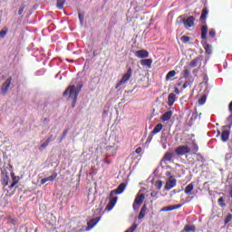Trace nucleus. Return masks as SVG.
<instances>
[{"mask_svg":"<svg viewBox=\"0 0 232 232\" xmlns=\"http://www.w3.org/2000/svg\"><path fill=\"white\" fill-rule=\"evenodd\" d=\"M182 204L171 205L161 208V211H173L175 209H180Z\"/></svg>","mask_w":232,"mask_h":232,"instance_id":"obj_12","label":"nucleus"},{"mask_svg":"<svg viewBox=\"0 0 232 232\" xmlns=\"http://www.w3.org/2000/svg\"><path fill=\"white\" fill-rule=\"evenodd\" d=\"M218 206H220V208H226V200L224 199V198H219L218 199Z\"/></svg>","mask_w":232,"mask_h":232,"instance_id":"obj_32","label":"nucleus"},{"mask_svg":"<svg viewBox=\"0 0 232 232\" xmlns=\"http://www.w3.org/2000/svg\"><path fill=\"white\" fill-rule=\"evenodd\" d=\"M48 182V178H44L41 180V184H46Z\"/></svg>","mask_w":232,"mask_h":232,"instance_id":"obj_46","label":"nucleus"},{"mask_svg":"<svg viewBox=\"0 0 232 232\" xmlns=\"http://www.w3.org/2000/svg\"><path fill=\"white\" fill-rule=\"evenodd\" d=\"M173 159V153L166 152L162 158V162H171Z\"/></svg>","mask_w":232,"mask_h":232,"instance_id":"obj_17","label":"nucleus"},{"mask_svg":"<svg viewBox=\"0 0 232 232\" xmlns=\"http://www.w3.org/2000/svg\"><path fill=\"white\" fill-rule=\"evenodd\" d=\"M53 139V134H51L50 137L45 141L50 144V142H52Z\"/></svg>","mask_w":232,"mask_h":232,"instance_id":"obj_44","label":"nucleus"},{"mask_svg":"<svg viewBox=\"0 0 232 232\" xmlns=\"http://www.w3.org/2000/svg\"><path fill=\"white\" fill-rule=\"evenodd\" d=\"M135 153H137V154L142 153V148H140V147L137 148L135 150Z\"/></svg>","mask_w":232,"mask_h":232,"instance_id":"obj_45","label":"nucleus"},{"mask_svg":"<svg viewBox=\"0 0 232 232\" xmlns=\"http://www.w3.org/2000/svg\"><path fill=\"white\" fill-rule=\"evenodd\" d=\"M218 135H220V131L218 132Z\"/></svg>","mask_w":232,"mask_h":232,"instance_id":"obj_51","label":"nucleus"},{"mask_svg":"<svg viewBox=\"0 0 232 232\" xmlns=\"http://www.w3.org/2000/svg\"><path fill=\"white\" fill-rule=\"evenodd\" d=\"M171 117H173V111H168L161 116V121H163V122H167V121H169Z\"/></svg>","mask_w":232,"mask_h":232,"instance_id":"obj_15","label":"nucleus"},{"mask_svg":"<svg viewBox=\"0 0 232 232\" xmlns=\"http://www.w3.org/2000/svg\"><path fill=\"white\" fill-rule=\"evenodd\" d=\"M178 86H180V83H179Z\"/></svg>","mask_w":232,"mask_h":232,"instance_id":"obj_53","label":"nucleus"},{"mask_svg":"<svg viewBox=\"0 0 232 232\" xmlns=\"http://www.w3.org/2000/svg\"><path fill=\"white\" fill-rule=\"evenodd\" d=\"M131 75H133V71L131 70V67H129L126 73L121 77V81L116 84L115 89L118 90V88H121L122 84H126L130 79H131Z\"/></svg>","mask_w":232,"mask_h":232,"instance_id":"obj_3","label":"nucleus"},{"mask_svg":"<svg viewBox=\"0 0 232 232\" xmlns=\"http://www.w3.org/2000/svg\"><path fill=\"white\" fill-rule=\"evenodd\" d=\"M6 34H8V27H4L0 31V39H5V37L6 36Z\"/></svg>","mask_w":232,"mask_h":232,"instance_id":"obj_26","label":"nucleus"},{"mask_svg":"<svg viewBox=\"0 0 232 232\" xmlns=\"http://www.w3.org/2000/svg\"><path fill=\"white\" fill-rule=\"evenodd\" d=\"M208 97L206 95H203L199 100H198V104L199 106H202V104H206Z\"/></svg>","mask_w":232,"mask_h":232,"instance_id":"obj_34","label":"nucleus"},{"mask_svg":"<svg viewBox=\"0 0 232 232\" xmlns=\"http://www.w3.org/2000/svg\"><path fill=\"white\" fill-rule=\"evenodd\" d=\"M57 179V172H53V175L47 177L48 182H53Z\"/></svg>","mask_w":232,"mask_h":232,"instance_id":"obj_31","label":"nucleus"},{"mask_svg":"<svg viewBox=\"0 0 232 232\" xmlns=\"http://www.w3.org/2000/svg\"><path fill=\"white\" fill-rule=\"evenodd\" d=\"M155 195H157V192H155V191H152V192L150 193V197H155Z\"/></svg>","mask_w":232,"mask_h":232,"instance_id":"obj_49","label":"nucleus"},{"mask_svg":"<svg viewBox=\"0 0 232 232\" xmlns=\"http://www.w3.org/2000/svg\"><path fill=\"white\" fill-rule=\"evenodd\" d=\"M176 101H177V95H175V93H169L168 97V105L173 106Z\"/></svg>","mask_w":232,"mask_h":232,"instance_id":"obj_14","label":"nucleus"},{"mask_svg":"<svg viewBox=\"0 0 232 232\" xmlns=\"http://www.w3.org/2000/svg\"><path fill=\"white\" fill-rule=\"evenodd\" d=\"M162 128H164V125H162V123L157 124L152 130V134L155 135L157 133H160V131H162Z\"/></svg>","mask_w":232,"mask_h":232,"instance_id":"obj_21","label":"nucleus"},{"mask_svg":"<svg viewBox=\"0 0 232 232\" xmlns=\"http://www.w3.org/2000/svg\"><path fill=\"white\" fill-rule=\"evenodd\" d=\"M203 48H204L206 53H208V55H211L212 51H211V45H209V44L205 43L203 44Z\"/></svg>","mask_w":232,"mask_h":232,"instance_id":"obj_23","label":"nucleus"},{"mask_svg":"<svg viewBox=\"0 0 232 232\" xmlns=\"http://www.w3.org/2000/svg\"><path fill=\"white\" fill-rule=\"evenodd\" d=\"M208 34L210 37H216L217 32L215 31V29H210Z\"/></svg>","mask_w":232,"mask_h":232,"instance_id":"obj_39","label":"nucleus"},{"mask_svg":"<svg viewBox=\"0 0 232 232\" xmlns=\"http://www.w3.org/2000/svg\"><path fill=\"white\" fill-rule=\"evenodd\" d=\"M10 84H12V77H9L5 80V82L2 84L1 92L2 94H5L8 92V90L10 89Z\"/></svg>","mask_w":232,"mask_h":232,"instance_id":"obj_8","label":"nucleus"},{"mask_svg":"<svg viewBox=\"0 0 232 232\" xmlns=\"http://www.w3.org/2000/svg\"><path fill=\"white\" fill-rule=\"evenodd\" d=\"M163 184H164V182L162 180H158L155 183V187L157 188V189L160 190V189H162Z\"/></svg>","mask_w":232,"mask_h":232,"instance_id":"obj_33","label":"nucleus"},{"mask_svg":"<svg viewBox=\"0 0 232 232\" xmlns=\"http://www.w3.org/2000/svg\"><path fill=\"white\" fill-rule=\"evenodd\" d=\"M134 55L139 59H145L146 57H150V53L144 49L136 51Z\"/></svg>","mask_w":232,"mask_h":232,"instance_id":"obj_9","label":"nucleus"},{"mask_svg":"<svg viewBox=\"0 0 232 232\" xmlns=\"http://www.w3.org/2000/svg\"><path fill=\"white\" fill-rule=\"evenodd\" d=\"M182 23L187 30H189V28H192V26H195V17L189 16L188 18H183Z\"/></svg>","mask_w":232,"mask_h":232,"instance_id":"obj_7","label":"nucleus"},{"mask_svg":"<svg viewBox=\"0 0 232 232\" xmlns=\"http://www.w3.org/2000/svg\"><path fill=\"white\" fill-rule=\"evenodd\" d=\"M177 75V72L175 71H169L166 75V81H169V79H172V77H175Z\"/></svg>","mask_w":232,"mask_h":232,"instance_id":"obj_28","label":"nucleus"},{"mask_svg":"<svg viewBox=\"0 0 232 232\" xmlns=\"http://www.w3.org/2000/svg\"><path fill=\"white\" fill-rule=\"evenodd\" d=\"M67 134H68V129H65V130H63V135H62L60 140H63L66 139V135H67Z\"/></svg>","mask_w":232,"mask_h":232,"instance_id":"obj_40","label":"nucleus"},{"mask_svg":"<svg viewBox=\"0 0 232 232\" xmlns=\"http://www.w3.org/2000/svg\"><path fill=\"white\" fill-rule=\"evenodd\" d=\"M78 17H79V20L81 23H82V21H84V14L79 13Z\"/></svg>","mask_w":232,"mask_h":232,"instance_id":"obj_41","label":"nucleus"},{"mask_svg":"<svg viewBox=\"0 0 232 232\" xmlns=\"http://www.w3.org/2000/svg\"><path fill=\"white\" fill-rule=\"evenodd\" d=\"M161 139H167L166 132H164V130L161 132Z\"/></svg>","mask_w":232,"mask_h":232,"instance_id":"obj_48","label":"nucleus"},{"mask_svg":"<svg viewBox=\"0 0 232 232\" xmlns=\"http://www.w3.org/2000/svg\"><path fill=\"white\" fill-rule=\"evenodd\" d=\"M152 63H153L152 59H142V60H140L141 66H147V68H151Z\"/></svg>","mask_w":232,"mask_h":232,"instance_id":"obj_16","label":"nucleus"},{"mask_svg":"<svg viewBox=\"0 0 232 232\" xmlns=\"http://www.w3.org/2000/svg\"><path fill=\"white\" fill-rule=\"evenodd\" d=\"M223 128L226 129V126H224Z\"/></svg>","mask_w":232,"mask_h":232,"instance_id":"obj_54","label":"nucleus"},{"mask_svg":"<svg viewBox=\"0 0 232 232\" xmlns=\"http://www.w3.org/2000/svg\"><path fill=\"white\" fill-rule=\"evenodd\" d=\"M64 3H66V0H57L56 7L58 10H63L64 8Z\"/></svg>","mask_w":232,"mask_h":232,"instance_id":"obj_25","label":"nucleus"},{"mask_svg":"<svg viewBox=\"0 0 232 232\" xmlns=\"http://www.w3.org/2000/svg\"><path fill=\"white\" fill-rule=\"evenodd\" d=\"M189 66H185L182 72L184 79H188L189 77Z\"/></svg>","mask_w":232,"mask_h":232,"instance_id":"obj_24","label":"nucleus"},{"mask_svg":"<svg viewBox=\"0 0 232 232\" xmlns=\"http://www.w3.org/2000/svg\"><path fill=\"white\" fill-rule=\"evenodd\" d=\"M99 220H101V218H95L91 219L87 225H88V228L92 229V227H95V226H97V224H99Z\"/></svg>","mask_w":232,"mask_h":232,"instance_id":"obj_13","label":"nucleus"},{"mask_svg":"<svg viewBox=\"0 0 232 232\" xmlns=\"http://www.w3.org/2000/svg\"><path fill=\"white\" fill-rule=\"evenodd\" d=\"M229 135H231V130H223L221 132V140L222 142H227L229 140Z\"/></svg>","mask_w":232,"mask_h":232,"instance_id":"obj_10","label":"nucleus"},{"mask_svg":"<svg viewBox=\"0 0 232 232\" xmlns=\"http://www.w3.org/2000/svg\"><path fill=\"white\" fill-rule=\"evenodd\" d=\"M194 189H195V184L191 182L185 188L184 192L186 195H193Z\"/></svg>","mask_w":232,"mask_h":232,"instance_id":"obj_11","label":"nucleus"},{"mask_svg":"<svg viewBox=\"0 0 232 232\" xmlns=\"http://www.w3.org/2000/svg\"><path fill=\"white\" fill-rule=\"evenodd\" d=\"M230 198H232V188L229 191Z\"/></svg>","mask_w":232,"mask_h":232,"instance_id":"obj_50","label":"nucleus"},{"mask_svg":"<svg viewBox=\"0 0 232 232\" xmlns=\"http://www.w3.org/2000/svg\"><path fill=\"white\" fill-rule=\"evenodd\" d=\"M17 179L15 177L13 178V183L9 186L10 189H12L13 188H15V186H17Z\"/></svg>","mask_w":232,"mask_h":232,"instance_id":"obj_37","label":"nucleus"},{"mask_svg":"<svg viewBox=\"0 0 232 232\" xmlns=\"http://www.w3.org/2000/svg\"><path fill=\"white\" fill-rule=\"evenodd\" d=\"M198 65V58H195L190 62L188 68H197Z\"/></svg>","mask_w":232,"mask_h":232,"instance_id":"obj_27","label":"nucleus"},{"mask_svg":"<svg viewBox=\"0 0 232 232\" xmlns=\"http://www.w3.org/2000/svg\"><path fill=\"white\" fill-rule=\"evenodd\" d=\"M183 232H197L195 225H186L182 230Z\"/></svg>","mask_w":232,"mask_h":232,"instance_id":"obj_19","label":"nucleus"},{"mask_svg":"<svg viewBox=\"0 0 232 232\" xmlns=\"http://www.w3.org/2000/svg\"><path fill=\"white\" fill-rule=\"evenodd\" d=\"M192 153H197L198 151V145L195 142L192 143V149H190Z\"/></svg>","mask_w":232,"mask_h":232,"instance_id":"obj_35","label":"nucleus"},{"mask_svg":"<svg viewBox=\"0 0 232 232\" xmlns=\"http://www.w3.org/2000/svg\"><path fill=\"white\" fill-rule=\"evenodd\" d=\"M191 84H193V81L191 80L186 81L182 86L183 90H186V88H191Z\"/></svg>","mask_w":232,"mask_h":232,"instance_id":"obj_29","label":"nucleus"},{"mask_svg":"<svg viewBox=\"0 0 232 232\" xmlns=\"http://www.w3.org/2000/svg\"><path fill=\"white\" fill-rule=\"evenodd\" d=\"M232 220V214L231 213H227L225 220H224V224L225 226H227V224H229V222H231Z\"/></svg>","mask_w":232,"mask_h":232,"instance_id":"obj_30","label":"nucleus"},{"mask_svg":"<svg viewBox=\"0 0 232 232\" xmlns=\"http://www.w3.org/2000/svg\"><path fill=\"white\" fill-rule=\"evenodd\" d=\"M44 121V122H46V118Z\"/></svg>","mask_w":232,"mask_h":232,"instance_id":"obj_52","label":"nucleus"},{"mask_svg":"<svg viewBox=\"0 0 232 232\" xmlns=\"http://www.w3.org/2000/svg\"><path fill=\"white\" fill-rule=\"evenodd\" d=\"M201 39H208V25L201 26Z\"/></svg>","mask_w":232,"mask_h":232,"instance_id":"obj_20","label":"nucleus"},{"mask_svg":"<svg viewBox=\"0 0 232 232\" xmlns=\"http://www.w3.org/2000/svg\"><path fill=\"white\" fill-rule=\"evenodd\" d=\"M23 12H24V7H20L18 10V15H23Z\"/></svg>","mask_w":232,"mask_h":232,"instance_id":"obj_42","label":"nucleus"},{"mask_svg":"<svg viewBox=\"0 0 232 232\" xmlns=\"http://www.w3.org/2000/svg\"><path fill=\"white\" fill-rule=\"evenodd\" d=\"M181 41L184 43V44H187V43H189L191 41V38L189 36H181Z\"/></svg>","mask_w":232,"mask_h":232,"instance_id":"obj_36","label":"nucleus"},{"mask_svg":"<svg viewBox=\"0 0 232 232\" xmlns=\"http://www.w3.org/2000/svg\"><path fill=\"white\" fill-rule=\"evenodd\" d=\"M126 186H128V183L126 182L121 183L116 189L111 190L110 192V195H109L110 201L105 208L107 211H111L112 208H115V204H117V200L119 199V198L114 197L113 195H121L124 193V189H126Z\"/></svg>","mask_w":232,"mask_h":232,"instance_id":"obj_1","label":"nucleus"},{"mask_svg":"<svg viewBox=\"0 0 232 232\" xmlns=\"http://www.w3.org/2000/svg\"><path fill=\"white\" fill-rule=\"evenodd\" d=\"M53 139V134H51L50 137L45 141L50 144V142H52Z\"/></svg>","mask_w":232,"mask_h":232,"instance_id":"obj_43","label":"nucleus"},{"mask_svg":"<svg viewBox=\"0 0 232 232\" xmlns=\"http://www.w3.org/2000/svg\"><path fill=\"white\" fill-rule=\"evenodd\" d=\"M66 95H69V99H72V108H75L77 97L79 96V91H77L75 85H72L66 88V90L63 92V97H66Z\"/></svg>","mask_w":232,"mask_h":232,"instance_id":"obj_2","label":"nucleus"},{"mask_svg":"<svg viewBox=\"0 0 232 232\" xmlns=\"http://www.w3.org/2000/svg\"><path fill=\"white\" fill-rule=\"evenodd\" d=\"M174 92L179 95L180 93V91L179 90V88H174Z\"/></svg>","mask_w":232,"mask_h":232,"instance_id":"obj_47","label":"nucleus"},{"mask_svg":"<svg viewBox=\"0 0 232 232\" xmlns=\"http://www.w3.org/2000/svg\"><path fill=\"white\" fill-rule=\"evenodd\" d=\"M177 186V179L173 176H169L165 184V191H169V189H173Z\"/></svg>","mask_w":232,"mask_h":232,"instance_id":"obj_6","label":"nucleus"},{"mask_svg":"<svg viewBox=\"0 0 232 232\" xmlns=\"http://www.w3.org/2000/svg\"><path fill=\"white\" fill-rule=\"evenodd\" d=\"M175 151L179 157H184V155L191 152V147L189 145H180L176 148Z\"/></svg>","mask_w":232,"mask_h":232,"instance_id":"obj_4","label":"nucleus"},{"mask_svg":"<svg viewBox=\"0 0 232 232\" xmlns=\"http://www.w3.org/2000/svg\"><path fill=\"white\" fill-rule=\"evenodd\" d=\"M146 199V196L144 194H137L132 208L134 211H139V208H140L141 204Z\"/></svg>","mask_w":232,"mask_h":232,"instance_id":"obj_5","label":"nucleus"},{"mask_svg":"<svg viewBox=\"0 0 232 232\" xmlns=\"http://www.w3.org/2000/svg\"><path fill=\"white\" fill-rule=\"evenodd\" d=\"M50 143L48 141L45 140V142H44L40 147H39V150L43 151V150H44Z\"/></svg>","mask_w":232,"mask_h":232,"instance_id":"obj_38","label":"nucleus"},{"mask_svg":"<svg viewBox=\"0 0 232 232\" xmlns=\"http://www.w3.org/2000/svg\"><path fill=\"white\" fill-rule=\"evenodd\" d=\"M148 209V207L146 205H143L142 208H140V214L138 216L139 220H142L144 217H146V210Z\"/></svg>","mask_w":232,"mask_h":232,"instance_id":"obj_18","label":"nucleus"},{"mask_svg":"<svg viewBox=\"0 0 232 232\" xmlns=\"http://www.w3.org/2000/svg\"><path fill=\"white\" fill-rule=\"evenodd\" d=\"M208 7L203 8L199 21H206L207 17H208Z\"/></svg>","mask_w":232,"mask_h":232,"instance_id":"obj_22","label":"nucleus"}]
</instances>
